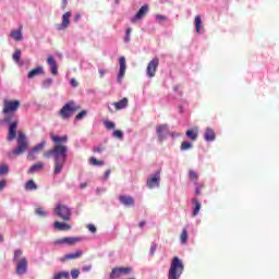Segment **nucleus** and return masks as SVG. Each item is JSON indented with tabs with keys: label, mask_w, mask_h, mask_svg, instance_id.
<instances>
[{
	"label": "nucleus",
	"mask_w": 279,
	"mask_h": 279,
	"mask_svg": "<svg viewBox=\"0 0 279 279\" xmlns=\"http://www.w3.org/2000/svg\"><path fill=\"white\" fill-rule=\"evenodd\" d=\"M50 138L52 143H54V146L44 153V158L53 157V173L54 175H60L64 169V165H66V158L69 157V146H66V143H69V136H58L50 133Z\"/></svg>",
	"instance_id": "1"
},
{
	"label": "nucleus",
	"mask_w": 279,
	"mask_h": 279,
	"mask_svg": "<svg viewBox=\"0 0 279 279\" xmlns=\"http://www.w3.org/2000/svg\"><path fill=\"white\" fill-rule=\"evenodd\" d=\"M21 108V100H10L5 98L3 100L2 114H4V123H10L16 117V112Z\"/></svg>",
	"instance_id": "2"
},
{
	"label": "nucleus",
	"mask_w": 279,
	"mask_h": 279,
	"mask_svg": "<svg viewBox=\"0 0 279 279\" xmlns=\"http://www.w3.org/2000/svg\"><path fill=\"white\" fill-rule=\"evenodd\" d=\"M183 271L184 264L182 263L180 257L174 256L168 271V279H180V276H182Z\"/></svg>",
	"instance_id": "3"
},
{
	"label": "nucleus",
	"mask_w": 279,
	"mask_h": 279,
	"mask_svg": "<svg viewBox=\"0 0 279 279\" xmlns=\"http://www.w3.org/2000/svg\"><path fill=\"white\" fill-rule=\"evenodd\" d=\"M78 110H82V107L80 105H76L75 101L70 100L68 101L59 111V117L66 121L68 119H71L75 112Z\"/></svg>",
	"instance_id": "4"
},
{
	"label": "nucleus",
	"mask_w": 279,
	"mask_h": 279,
	"mask_svg": "<svg viewBox=\"0 0 279 279\" xmlns=\"http://www.w3.org/2000/svg\"><path fill=\"white\" fill-rule=\"evenodd\" d=\"M13 262L16 264V274L19 276L27 274V258L23 256V251L16 250L14 252Z\"/></svg>",
	"instance_id": "5"
},
{
	"label": "nucleus",
	"mask_w": 279,
	"mask_h": 279,
	"mask_svg": "<svg viewBox=\"0 0 279 279\" xmlns=\"http://www.w3.org/2000/svg\"><path fill=\"white\" fill-rule=\"evenodd\" d=\"M29 143L27 142L25 133L20 132L17 136V146L15 149H13L12 154L13 156H21V154H25V151H27Z\"/></svg>",
	"instance_id": "6"
},
{
	"label": "nucleus",
	"mask_w": 279,
	"mask_h": 279,
	"mask_svg": "<svg viewBox=\"0 0 279 279\" xmlns=\"http://www.w3.org/2000/svg\"><path fill=\"white\" fill-rule=\"evenodd\" d=\"M54 215L62 219V221H71V217L73 216V211L69 206L58 204L54 208Z\"/></svg>",
	"instance_id": "7"
},
{
	"label": "nucleus",
	"mask_w": 279,
	"mask_h": 279,
	"mask_svg": "<svg viewBox=\"0 0 279 279\" xmlns=\"http://www.w3.org/2000/svg\"><path fill=\"white\" fill-rule=\"evenodd\" d=\"M160 65V59L155 57L151 61L148 62L146 68V75L148 77H156V72L158 71V66Z\"/></svg>",
	"instance_id": "8"
},
{
	"label": "nucleus",
	"mask_w": 279,
	"mask_h": 279,
	"mask_svg": "<svg viewBox=\"0 0 279 279\" xmlns=\"http://www.w3.org/2000/svg\"><path fill=\"white\" fill-rule=\"evenodd\" d=\"M128 276L132 274V268L130 267H116L111 270L110 279L121 278V275Z\"/></svg>",
	"instance_id": "9"
},
{
	"label": "nucleus",
	"mask_w": 279,
	"mask_h": 279,
	"mask_svg": "<svg viewBox=\"0 0 279 279\" xmlns=\"http://www.w3.org/2000/svg\"><path fill=\"white\" fill-rule=\"evenodd\" d=\"M81 241L82 238L68 236L54 240L53 245H75V243H80Z\"/></svg>",
	"instance_id": "10"
},
{
	"label": "nucleus",
	"mask_w": 279,
	"mask_h": 279,
	"mask_svg": "<svg viewBox=\"0 0 279 279\" xmlns=\"http://www.w3.org/2000/svg\"><path fill=\"white\" fill-rule=\"evenodd\" d=\"M71 16H73V13L71 11L65 12L62 15V22L61 24L57 25V29L59 32H62L64 29L69 28V25H71Z\"/></svg>",
	"instance_id": "11"
},
{
	"label": "nucleus",
	"mask_w": 279,
	"mask_h": 279,
	"mask_svg": "<svg viewBox=\"0 0 279 279\" xmlns=\"http://www.w3.org/2000/svg\"><path fill=\"white\" fill-rule=\"evenodd\" d=\"M146 186L149 189H158L160 186V170L147 179Z\"/></svg>",
	"instance_id": "12"
},
{
	"label": "nucleus",
	"mask_w": 279,
	"mask_h": 279,
	"mask_svg": "<svg viewBox=\"0 0 279 279\" xmlns=\"http://www.w3.org/2000/svg\"><path fill=\"white\" fill-rule=\"evenodd\" d=\"M119 64H120V71L118 74V82L121 84L123 82V77H125V71L128 69V65L125 64V57L119 58Z\"/></svg>",
	"instance_id": "13"
},
{
	"label": "nucleus",
	"mask_w": 279,
	"mask_h": 279,
	"mask_svg": "<svg viewBox=\"0 0 279 279\" xmlns=\"http://www.w3.org/2000/svg\"><path fill=\"white\" fill-rule=\"evenodd\" d=\"M19 126V119L12 121L9 125L8 141L16 138V128Z\"/></svg>",
	"instance_id": "14"
},
{
	"label": "nucleus",
	"mask_w": 279,
	"mask_h": 279,
	"mask_svg": "<svg viewBox=\"0 0 279 279\" xmlns=\"http://www.w3.org/2000/svg\"><path fill=\"white\" fill-rule=\"evenodd\" d=\"M147 12H149V5L144 4L143 7H141L138 12L132 17L131 22L136 23V21H141V19H143L147 14Z\"/></svg>",
	"instance_id": "15"
},
{
	"label": "nucleus",
	"mask_w": 279,
	"mask_h": 279,
	"mask_svg": "<svg viewBox=\"0 0 279 279\" xmlns=\"http://www.w3.org/2000/svg\"><path fill=\"white\" fill-rule=\"evenodd\" d=\"M158 141L162 143L165 141V134L169 133V126L167 124H160L156 128Z\"/></svg>",
	"instance_id": "16"
},
{
	"label": "nucleus",
	"mask_w": 279,
	"mask_h": 279,
	"mask_svg": "<svg viewBox=\"0 0 279 279\" xmlns=\"http://www.w3.org/2000/svg\"><path fill=\"white\" fill-rule=\"evenodd\" d=\"M84 252L82 251H76L75 253H70L64 255L63 257L60 258L61 263H65V260H75L76 258H82Z\"/></svg>",
	"instance_id": "17"
},
{
	"label": "nucleus",
	"mask_w": 279,
	"mask_h": 279,
	"mask_svg": "<svg viewBox=\"0 0 279 279\" xmlns=\"http://www.w3.org/2000/svg\"><path fill=\"white\" fill-rule=\"evenodd\" d=\"M53 228L54 230H59V232H66L69 230H71V225L66 223V222H61V221H56L53 223Z\"/></svg>",
	"instance_id": "18"
},
{
	"label": "nucleus",
	"mask_w": 279,
	"mask_h": 279,
	"mask_svg": "<svg viewBox=\"0 0 279 279\" xmlns=\"http://www.w3.org/2000/svg\"><path fill=\"white\" fill-rule=\"evenodd\" d=\"M185 136L190 138L193 143L197 141V137L199 136V129L194 128L186 131Z\"/></svg>",
	"instance_id": "19"
},
{
	"label": "nucleus",
	"mask_w": 279,
	"mask_h": 279,
	"mask_svg": "<svg viewBox=\"0 0 279 279\" xmlns=\"http://www.w3.org/2000/svg\"><path fill=\"white\" fill-rule=\"evenodd\" d=\"M47 64L50 65V71L52 75H58V63L56 62V59H53L51 56L47 58Z\"/></svg>",
	"instance_id": "20"
},
{
	"label": "nucleus",
	"mask_w": 279,
	"mask_h": 279,
	"mask_svg": "<svg viewBox=\"0 0 279 279\" xmlns=\"http://www.w3.org/2000/svg\"><path fill=\"white\" fill-rule=\"evenodd\" d=\"M119 199L123 206H134V198L132 196L121 195Z\"/></svg>",
	"instance_id": "21"
},
{
	"label": "nucleus",
	"mask_w": 279,
	"mask_h": 279,
	"mask_svg": "<svg viewBox=\"0 0 279 279\" xmlns=\"http://www.w3.org/2000/svg\"><path fill=\"white\" fill-rule=\"evenodd\" d=\"M204 138L205 141H207V143H211L213 141H215L216 138L215 131L210 128H207L205 130Z\"/></svg>",
	"instance_id": "22"
},
{
	"label": "nucleus",
	"mask_w": 279,
	"mask_h": 279,
	"mask_svg": "<svg viewBox=\"0 0 279 279\" xmlns=\"http://www.w3.org/2000/svg\"><path fill=\"white\" fill-rule=\"evenodd\" d=\"M194 25H195V29L197 34H202V29H204V25L202 22V16L201 15H196L194 19Z\"/></svg>",
	"instance_id": "23"
},
{
	"label": "nucleus",
	"mask_w": 279,
	"mask_h": 279,
	"mask_svg": "<svg viewBox=\"0 0 279 279\" xmlns=\"http://www.w3.org/2000/svg\"><path fill=\"white\" fill-rule=\"evenodd\" d=\"M23 26L20 27V29L12 31L10 36L13 38V40H16L20 43V40H23V33H22Z\"/></svg>",
	"instance_id": "24"
},
{
	"label": "nucleus",
	"mask_w": 279,
	"mask_h": 279,
	"mask_svg": "<svg viewBox=\"0 0 279 279\" xmlns=\"http://www.w3.org/2000/svg\"><path fill=\"white\" fill-rule=\"evenodd\" d=\"M192 204L194 205L193 217H197V215H199V210H202V203H199L197 198H193Z\"/></svg>",
	"instance_id": "25"
},
{
	"label": "nucleus",
	"mask_w": 279,
	"mask_h": 279,
	"mask_svg": "<svg viewBox=\"0 0 279 279\" xmlns=\"http://www.w3.org/2000/svg\"><path fill=\"white\" fill-rule=\"evenodd\" d=\"M43 169H45V163L37 162L28 169V173H38V171H43Z\"/></svg>",
	"instance_id": "26"
},
{
	"label": "nucleus",
	"mask_w": 279,
	"mask_h": 279,
	"mask_svg": "<svg viewBox=\"0 0 279 279\" xmlns=\"http://www.w3.org/2000/svg\"><path fill=\"white\" fill-rule=\"evenodd\" d=\"M129 100L128 98H123L117 102H113V106L116 108V110H124V108L128 106Z\"/></svg>",
	"instance_id": "27"
},
{
	"label": "nucleus",
	"mask_w": 279,
	"mask_h": 279,
	"mask_svg": "<svg viewBox=\"0 0 279 279\" xmlns=\"http://www.w3.org/2000/svg\"><path fill=\"white\" fill-rule=\"evenodd\" d=\"M40 73H43V66L35 68L28 72L27 78L33 80V77H37Z\"/></svg>",
	"instance_id": "28"
},
{
	"label": "nucleus",
	"mask_w": 279,
	"mask_h": 279,
	"mask_svg": "<svg viewBox=\"0 0 279 279\" xmlns=\"http://www.w3.org/2000/svg\"><path fill=\"white\" fill-rule=\"evenodd\" d=\"M180 241L182 245H186V241H189V231H186V228H183L180 235Z\"/></svg>",
	"instance_id": "29"
},
{
	"label": "nucleus",
	"mask_w": 279,
	"mask_h": 279,
	"mask_svg": "<svg viewBox=\"0 0 279 279\" xmlns=\"http://www.w3.org/2000/svg\"><path fill=\"white\" fill-rule=\"evenodd\" d=\"M70 278H71V274H69V271H61L56 274L52 279H70Z\"/></svg>",
	"instance_id": "30"
},
{
	"label": "nucleus",
	"mask_w": 279,
	"mask_h": 279,
	"mask_svg": "<svg viewBox=\"0 0 279 279\" xmlns=\"http://www.w3.org/2000/svg\"><path fill=\"white\" fill-rule=\"evenodd\" d=\"M46 145H47V142L43 141L41 143L34 146L32 150H34L35 154H38L39 151H43L45 149Z\"/></svg>",
	"instance_id": "31"
},
{
	"label": "nucleus",
	"mask_w": 279,
	"mask_h": 279,
	"mask_svg": "<svg viewBox=\"0 0 279 279\" xmlns=\"http://www.w3.org/2000/svg\"><path fill=\"white\" fill-rule=\"evenodd\" d=\"M89 165H93L94 167H104L105 162L104 160H98L95 157H90Z\"/></svg>",
	"instance_id": "32"
},
{
	"label": "nucleus",
	"mask_w": 279,
	"mask_h": 279,
	"mask_svg": "<svg viewBox=\"0 0 279 279\" xmlns=\"http://www.w3.org/2000/svg\"><path fill=\"white\" fill-rule=\"evenodd\" d=\"M36 189H38V185H36V183L34 182V180H29V181L25 184V190H26V191H36Z\"/></svg>",
	"instance_id": "33"
},
{
	"label": "nucleus",
	"mask_w": 279,
	"mask_h": 279,
	"mask_svg": "<svg viewBox=\"0 0 279 279\" xmlns=\"http://www.w3.org/2000/svg\"><path fill=\"white\" fill-rule=\"evenodd\" d=\"M180 149H181V151H186L189 149H193V144L190 142H182Z\"/></svg>",
	"instance_id": "34"
},
{
	"label": "nucleus",
	"mask_w": 279,
	"mask_h": 279,
	"mask_svg": "<svg viewBox=\"0 0 279 279\" xmlns=\"http://www.w3.org/2000/svg\"><path fill=\"white\" fill-rule=\"evenodd\" d=\"M189 178L190 180H192V182H197L199 175H197V172H195V170H190Z\"/></svg>",
	"instance_id": "35"
},
{
	"label": "nucleus",
	"mask_w": 279,
	"mask_h": 279,
	"mask_svg": "<svg viewBox=\"0 0 279 279\" xmlns=\"http://www.w3.org/2000/svg\"><path fill=\"white\" fill-rule=\"evenodd\" d=\"M10 172V168L8 167V165L2 163L0 165V175H5V173Z\"/></svg>",
	"instance_id": "36"
},
{
	"label": "nucleus",
	"mask_w": 279,
	"mask_h": 279,
	"mask_svg": "<svg viewBox=\"0 0 279 279\" xmlns=\"http://www.w3.org/2000/svg\"><path fill=\"white\" fill-rule=\"evenodd\" d=\"M88 114V111L86 110H82L81 112H78L76 116H75V121H82V119L84 117H86Z\"/></svg>",
	"instance_id": "37"
},
{
	"label": "nucleus",
	"mask_w": 279,
	"mask_h": 279,
	"mask_svg": "<svg viewBox=\"0 0 279 279\" xmlns=\"http://www.w3.org/2000/svg\"><path fill=\"white\" fill-rule=\"evenodd\" d=\"M104 125H105V128H106L107 130H114V128H116L114 122H112V121H110V120H106V121L104 122Z\"/></svg>",
	"instance_id": "38"
},
{
	"label": "nucleus",
	"mask_w": 279,
	"mask_h": 279,
	"mask_svg": "<svg viewBox=\"0 0 279 279\" xmlns=\"http://www.w3.org/2000/svg\"><path fill=\"white\" fill-rule=\"evenodd\" d=\"M112 136H113L114 138H120V141H121V140H123V131H121V130H116V131L112 133Z\"/></svg>",
	"instance_id": "39"
},
{
	"label": "nucleus",
	"mask_w": 279,
	"mask_h": 279,
	"mask_svg": "<svg viewBox=\"0 0 279 279\" xmlns=\"http://www.w3.org/2000/svg\"><path fill=\"white\" fill-rule=\"evenodd\" d=\"M204 187V183H196L195 195H202V189Z\"/></svg>",
	"instance_id": "40"
},
{
	"label": "nucleus",
	"mask_w": 279,
	"mask_h": 279,
	"mask_svg": "<svg viewBox=\"0 0 279 279\" xmlns=\"http://www.w3.org/2000/svg\"><path fill=\"white\" fill-rule=\"evenodd\" d=\"M13 60L15 62H19V60H21V49H16L13 53Z\"/></svg>",
	"instance_id": "41"
},
{
	"label": "nucleus",
	"mask_w": 279,
	"mask_h": 279,
	"mask_svg": "<svg viewBox=\"0 0 279 279\" xmlns=\"http://www.w3.org/2000/svg\"><path fill=\"white\" fill-rule=\"evenodd\" d=\"M101 151H106V148L104 147V145L94 147V154H101Z\"/></svg>",
	"instance_id": "42"
},
{
	"label": "nucleus",
	"mask_w": 279,
	"mask_h": 279,
	"mask_svg": "<svg viewBox=\"0 0 279 279\" xmlns=\"http://www.w3.org/2000/svg\"><path fill=\"white\" fill-rule=\"evenodd\" d=\"M51 84H53V80L47 78L44 81L43 86H44V88H49V86H51Z\"/></svg>",
	"instance_id": "43"
},
{
	"label": "nucleus",
	"mask_w": 279,
	"mask_h": 279,
	"mask_svg": "<svg viewBox=\"0 0 279 279\" xmlns=\"http://www.w3.org/2000/svg\"><path fill=\"white\" fill-rule=\"evenodd\" d=\"M36 151H34V150H31V151H28V154H27V160H36Z\"/></svg>",
	"instance_id": "44"
},
{
	"label": "nucleus",
	"mask_w": 279,
	"mask_h": 279,
	"mask_svg": "<svg viewBox=\"0 0 279 279\" xmlns=\"http://www.w3.org/2000/svg\"><path fill=\"white\" fill-rule=\"evenodd\" d=\"M36 215H38L39 217H47V211L44 210L43 208H37Z\"/></svg>",
	"instance_id": "45"
},
{
	"label": "nucleus",
	"mask_w": 279,
	"mask_h": 279,
	"mask_svg": "<svg viewBox=\"0 0 279 279\" xmlns=\"http://www.w3.org/2000/svg\"><path fill=\"white\" fill-rule=\"evenodd\" d=\"M71 277H72L73 279L80 278V270H78V269H72V270H71Z\"/></svg>",
	"instance_id": "46"
},
{
	"label": "nucleus",
	"mask_w": 279,
	"mask_h": 279,
	"mask_svg": "<svg viewBox=\"0 0 279 279\" xmlns=\"http://www.w3.org/2000/svg\"><path fill=\"white\" fill-rule=\"evenodd\" d=\"M70 84L73 88H77L80 86V83L75 78H71Z\"/></svg>",
	"instance_id": "47"
},
{
	"label": "nucleus",
	"mask_w": 279,
	"mask_h": 279,
	"mask_svg": "<svg viewBox=\"0 0 279 279\" xmlns=\"http://www.w3.org/2000/svg\"><path fill=\"white\" fill-rule=\"evenodd\" d=\"M87 230H89L92 234H95V232H97V227H95V225H87Z\"/></svg>",
	"instance_id": "48"
},
{
	"label": "nucleus",
	"mask_w": 279,
	"mask_h": 279,
	"mask_svg": "<svg viewBox=\"0 0 279 279\" xmlns=\"http://www.w3.org/2000/svg\"><path fill=\"white\" fill-rule=\"evenodd\" d=\"M132 34V28L126 29V35L124 37L125 43H130V35Z\"/></svg>",
	"instance_id": "49"
},
{
	"label": "nucleus",
	"mask_w": 279,
	"mask_h": 279,
	"mask_svg": "<svg viewBox=\"0 0 279 279\" xmlns=\"http://www.w3.org/2000/svg\"><path fill=\"white\" fill-rule=\"evenodd\" d=\"M66 5H69V0H62L61 2L62 10H66Z\"/></svg>",
	"instance_id": "50"
},
{
	"label": "nucleus",
	"mask_w": 279,
	"mask_h": 279,
	"mask_svg": "<svg viewBox=\"0 0 279 279\" xmlns=\"http://www.w3.org/2000/svg\"><path fill=\"white\" fill-rule=\"evenodd\" d=\"M81 19H82V14L76 13V14L74 15V23H77V21H80Z\"/></svg>",
	"instance_id": "51"
},
{
	"label": "nucleus",
	"mask_w": 279,
	"mask_h": 279,
	"mask_svg": "<svg viewBox=\"0 0 279 279\" xmlns=\"http://www.w3.org/2000/svg\"><path fill=\"white\" fill-rule=\"evenodd\" d=\"M156 19H157V21H159V23H160V21H167V16H165V15H157Z\"/></svg>",
	"instance_id": "52"
},
{
	"label": "nucleus",
	"mask_w": 279,
	"mask_h": 279,
	"mask_svg": "<svg viewBox=\"0 0 279 279\" xmlns=\"http://www.w3.org/2000/svg\"><path fill=\"white\" fill-rule=\"evenodd\" d=\"M111 170H107L104 174V180H108L110 178Z\"/></svg>",
	"instance_id": "53"
},
{
	"label": "nucleus",
	"mask_w": 279,
	"mask_h": 279,
	"mask_svg": "<svg viewBox=\"0 0 279 279\" xmlns=\"http://www.w3.org/2000/svg\"><path fill=\"white\" fill-rule=\"evenodd\" d=\"M8 182L5 180L0 181V191L3 190L4 186H7Z\"/></svg>",
	"instance_id": "54"
},
{
	"label": "nucleus",
	"mask_w": 279,
	"mask_h": 279,
	"mask_svg": "<svg viewBox=\"0 0 279 279\" xmlns=\"http://www.w3.org/2000/svg\"><path fill=\"white\" fill-rule=\"evenodd\" d=\"M99 75L100 77H104V75H106V70H99Z\"/></svg>",
	"instance_id": "55"
},
{
	"label": "nucleus",
	"mask_w": 279,
	"mask_h": 279,
	"mask_svg": "<svg viewBox=\"0 0 279 279\" xmlns=\"http://www.w3.org/2000/svg\"><path fill=\"white\" fill-rule=\"evenodd\" d=\"M156 252V246L150 247V253L154 254Z\"/></svg>",
	"instance_id": "56"
},
{
	"label": "nucleus",
	"mask_w": 279,
	"mask_h": 279,
	"mask_svg": "<svg viewBox=\"0 0 279 279\" xmlns=\"http://www.w3.org/2000/svg\"><path fill=\"white\" fill-rule=\"evenodd\" d=\"M138 226L140 228H143L145 226V221H141Z\"/></svg>",
	"instance_id": "57"
},
{
	"label": "nucleus",
	"mask_w": 279,
	"mask_h": 279,
	"mask_svg": "<svg viewBox=\"0 0 279 279\" xmlns=\"http://www.w3.org/2000/svg\"><path fill=\"white\" fill-rule=\"evenodd\" d=\"M179 88H180V85H175V86L173 87V90L178 92Z\"/></svg>",
	"instance_id": "58"
},
{
	"label": "nucleus",
	"mask_w": 279,
	"mask_h": 279,
	"mask_svg": "<svg viewBox=\"0 0 279 279\" xmlns=\"http://www.w3.org/2000/svg\"><path fill=\"white\" fill-rule=\"evenodd\" d=\"M0 243H3V235L0 234Z\"/></svg>",
	"instance_id": "59"
},
{
	"label": "nucleus",
	"mask_w": 279,
	"mask_h": 279,
	"mask_svg": "<svg viewBox=\"0 0 279 279\" xmlns=\"http://www.w3.org/2000/svg\"><path fill=\"white\" fill-rule=\"evenodd\" d=\"M82 189H86V184H83V185H82Z\"/></svg>",
	"instance_id": "60"
},
{
	"label": "nucleus",
	"mask_w": 279,
	"mask_h": 279,
	"mask_svg": "<svg viewBox=\"0 0 279 279\" xmlns=\"http://www.w3.org/2000/svg\"><path fill=\"white\" fill-rule=\"evenodd\" d=\"M180 112H182V109H180Z\"/></svg>",
	"instance_id": "61"
}]
</instances>
